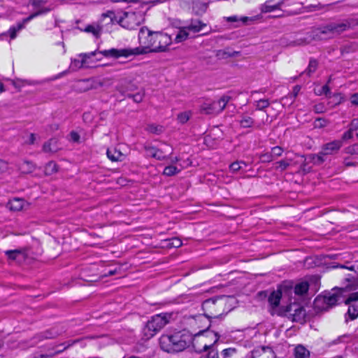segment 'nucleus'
Listing matches in <instances>:
<instances>
[{
    "instance_id": "1",
    "label": "nucleus",
    "mask_w": 358,
    "mask_h": 358,
    "mask_svg": "<svg viewBox=\"0 0 358 358\" xmlns=\"http://www.w3.org/2000/svg\"><path fill=\"white\" fill-rule=\"evenodd\" d=\"M138 39L143 46L136 48H124L115 49L111 48L98 52L96 50L90 53L81 54L82 62L80 66L85 62L87 59H90L92 56L96 55L98 53L101 54L106 57L118 58L120 57H127L130 55H144L148 52H159L166 50L167 47L171 43V37L162 32H154L150 31L147 27H142L138 34Z\"/></svg>"
},
{
    "instance_id": "2",
    "label": "nucleus",
    "mask_w": 358,
    "mask_h": 358,
    "mask_svg": "<svg viewBox=\"0 0 358 358\" xmlns=\"http://www.w3.org/2000/svg\"><path fill=\"white\" fill-rule=\"evenodd\" d=\"M201 331L194 336L189 331L183 329L171 334H163L159 338V345L162 350L169 353L180 352L192 343L195 352L201 353L208 345L206 336H201Z\"/></svg>"
},
{
    "instance_id": "3",
    "label": "nucleus",
    "mask_w": 358,
    "mask_h": 358,
    "mask_svg": "<svg viewBox=\"0 0 358 358\" xmlns=\"http://www.w3.org/2000/svg\"><path fill=\"white\" fill-rule=\"evenodd\" d=\"M357 287L358 284L355 277L349 273L344 278L342 285L334 289L335 291L334 293L317 296L314 301L315 307L321 310H328L338 303L341 295L344 292L355 290Z\"/></svg>"
},
{
    "instance_id": "4",
    "label": "nucleus",
    "mask_w": 358,
    "mask_h": 358,
    "mask_svg": "<svg viewBox=\"0 0 358 358\" xmlns=\"http://www.w3.org/2000/svg\"><path fill=\"white\" fill-rule=\"evenodd\" d=\"M353 26V20L347 19L340 22H332L322 27L318 28L313 35V38L322 39V35H326L328 38H333L339 36Z\"/></svg>"
},
{
    "instance_id": "5",
    "label": "nucleus",
    "mask_w": 358,
    "mask_h": 358,
    "mask_svg": "<svg viewBox=\"0 0 358 358\" xmlns=\"http://www.w3.org/2000/svg\"><path fill=\"white\" fill-rule=\"evenodd\" d=\"M227 299L216 296L205 300L202 303L203 315L208 319L217 318L226 313Z\"/></svg>"
},
{
    "instance_id": "6",
    "label": "nucleus",
    "mask_w": 358,
    "mask_h": 358,
    "mask_svg": "<svg viewBox=\"0 0 358 358\" xmlns=\"http://www.w3.org/2000/svg\"><path fill=\"white\" fill-rule=\"evenodd\" d=\"M172 313H164L157 314L149 320L143 332L146 339H150L162 329L170 321Z\"/></svg>"
},
{
    "instance_id": "7",
    "label": "nucleus",
    "mask_w": 358,
    "mask_h": 358,
    "mask_svg": "<svg viewBox=\"0 0 358 358\" xmlns=\"http://www.w3.org/2000/svg\"><path fill=\"white\" fill-rule=\"evenodd\" d=\"M144 20L142 12H124L118 17V24L127 29H134Z\"/></svg>"
},
{
    "instance_id": "8",
    "label": "nucleus",
    "mask_w": 358,
    "mask_h": 358,
    "mask_svg": "<svg viewBox=\"0 0 358 358\" xmlns=\"http://www.w3.org/2000/svg\"><path fill=\"white\" fill-rule=\"evenodd\" d=\"M49 0H29V3L34 8L35 11L29 16L24 19V22H29L34 17L45 15L53 10L55 6L48 3Z\"/></svg>"
},
{
    "instance_id": "9",
    "label": "nucleus",
    "mask_w": 358,
    "mask_h": 358,
    "mask_svg": "<svg viewBox=\"0 0 358 358\" xmlns=\"http://www.w3.org/2000/svg\"><path fill=\"white\" fill-rule=\"evenodd\" d=\"M201 336H206V342L209 347L203 349L202 352L208 350L206 358H219L218 351L214 347L215 344L218 341L220 335L217 332H211L209 331H201Z\"/></svg>"
},
{
    "instance_id": "10",
    "label": "nucleus",
    "mask_w": 358,
    "mask_h": 358,
    "mask_svg": "<svg viewBox=\"0 0 358 358\" xmlns=\"http://www.w3.org/2000/svg\"><path fill=\"white\" fill-rule=\"evenodd\" d=\"M285 312L292 317L295 322L302 323L305 322L306 310L299 303H291L286 307Z\"/></svg>"
},
{
    "instance_id": "11",
    "label": "nucleus",
    "mask_w": 358,
    "mask_h": 358,
    "mask_svg": "<svg viewBox=\"0 0 358 358\" xmlns=\"http://www.w3.org/2000/svg\"><path fill=\"white\" fill-rule=\"evenodd\" d=\"M252 358H276L275 354L270 347H259L252 351Z\"/></svg>"
},
{
    "instance_id": "12",
    "label": "nucleus",
    "mask_w": 358,
    "mask_h": 358,
    "mask_svg": "<svg viewBox=\"0 0 358 358\" xmlns=\"http://www.w3.org/2000/svg\"><path fill=\"white\" fill-rule=\"evenodd\" d=\"M342 147V141L335 140L325 143L322 147V154L327 155H334L337 153Z\"/></svg>"
},
{
    "instance_id": "13",
    "label": "nucleus",
    "mask_w": 358,
    "mask_h": 358,
    "mask_svg": "<svg viewBox=\"0 0 358 358\" xmlns=\"http://www.w3.org/2000/svg\"><path fill=\"white\" fill-rule=\"evenodd\" d=\"M5 254L9 259L17 260L19 262L24 260L27 257L25 249L6 250Z\"/></svg>"
},
{
    "instance_id": "14",
    "label": "nucleus",
    "mask_w": 358,
    "mask_h": 358,
    "mask_svg": "<svg viewBox=\"0 0 358 358\" xmlns=\"http://www.w3.org/2000/svg\"><path fill=\"white\" fill-rule=\"evenodd\" d=\"M285 0H281L276 3H273V0L266 1L261 7L262 13H268L279 9Z\"/></svg>"
},
{
    "instance_id": "15",
    "label": "nucleus",
    "mask_w": 358,
    "mask_h": 358,
    "mask_svg": "<svg viewBox=\"0 0 358 358\" xmlns=\"http://www.w3.org/2000/svg\"><path fill=\"white\" fill-rule=\"evenodd\" d=\"M230 100V97L228 96H223L220 100L217 101H213V107L214 114L222 112L226 107L227 103Z\"/></svg>"
},
{
    "instance_id": "16",
    "label": "nucleus",
    "mask_w": 358,
    "mask_h": 358,
    "mask_svg": "<svg viewBox=\"0 0 358 358\" xmlns=\"http://www.w3.org/2000/svg\"><path fill=\"white\" fill-rule=\"evenodd\" d=\"M102 29V27L97 24H88L83 29H80L81 31L92 34L96 38L100 37Z\"/></svg>"
},
{
    "instance_id": "17",
    "label": "nucleus",
    "mask_w": 358,
    "mask_h": 358,
    "mask_svg": "<svg viewBox=\"0 0 358 358\" xmlns=\"http://www.w3.org/2000/svg\"><path fill=\"white\" fill-rule=\"evenodd\" d=\"M62 334V331L57 330L55 328L47 330L37 335L40 341L44 339H52L57 338Z\"/></svg>"
},
{
    "instance_id": "18",
    "label": "nucleus",
    "mask_w": 358,
    "mask_h": 358,
    "mask_svg": "<svg viewBox=\"0 0 358 358\" xmlns=\"http://www.w3.org/2000/svg\"><path fill=\"white\" fill-rule=\"evenodd\" d=\"M282 297V292L279 290L273 291L268 296V301L273 308L278 307Z\"/></svg>"
},
{
    "instance_id": "19",
    "label": "nucleus",
    "mask_w": 358,
    "mask_h": 358,
    "mask_svg": "<svg viewBox=\"0 0 358 358\" xmlns=\"http://www.w3.org/2000/svg\"><path fill=\"white\" fill-rule=\"evenodd\" d=\"M206 24L199 20H191L189 25L186 27V29L189 31H192L195 34L200 31L203 27H205Z\"/></svg>"
},
{
    "instance_id": "20",
    "label": "nucleus",
    "mask_w": 358,
    "mask_h": 358,
    "mask_svg": "<svg viewBox=\"0 0 358 358\" xmlns=\"http://www.w3.org/2000/svg\"><path fill=\"white\" fill-rule=\"evenodd\" d=\"M348 305V310L345 315V322H348L349 320H354L358 317V306L356 303H350Z\"/></svg>"
},
{
    "instance_id": "21",
    "label": "nucleus",
    "mask_w": 358,
    "mask_h": 358,
    "mask_svg": "<svg viewBox=\"0 0 358 358\" xmlns=\"http://www.w3.org/2000/svg\"><path fill=\"white\" fill-rule=\"evenodd\" d=\"M18 169L22 173L28 174L32 173L36 166L31 162L23 161L19 164Z\"/></svg>"
},
{
    "instance_id": "22",
    "label": "nucleus",
    "mask_w": 358,
    "mask_h": 358,
    "mask_svg": "<svg viewBox=\"0 0 358 358\" xmlns=\"http://www.w3.org/2000/svg\"><path fill=\"white\" fill-rule=\"evenodd\" d=\"M107 157L113 162L122 161L124 158V155L115 148L108 149Z\"/></svg>"
},
{
    "instance_id": "23",
    "label": "nucleus",
    "mask_w": 358,
    "mask_h": 358,
    "mask_svg": "<svg viewBox=\"0 0 358 358\" xmlns=\"http://www.w3.org/2000/svg\"><path fill=\"white\" fill-rule=\"evenodd\" d=\"M24 201L22 199L15 198L8 203V207L11 210L19 211L22 209Z\"/></svg>"
},
{
    "instance_id": "24",
    "label": "nucleus",
    "mask_w": 358,
    "mask_h": 358,
    "mask_svg": "<svg viewBox=\"0 0 358 358\" xmlns=\"http://www.w3.org/2000/svg\"><path fill=\"white\" fill-rule=\"evenodd\" d=\"M145 150L148 155L155 158L158 160H164L166 159V156L158 155V152H159V149L156 148L153 146H145Z\"/></svg>"
},
{
    "instance_id": "25",
    "label": "nucleus",
    "mask_w": 358,
    "mask_h": 358,
    "mask_svg": "<svg viewBox=\"0 0 358 358\" xmlns=\"http://www.w3.org/2000/svg\"><path fill=\"white\" fill-rule=\"evenodd\" d=\"M295 358H308L310 352L303 345H299L294 349Z\"/></svg>"
},
{
    "instance_id": "26",
    "label": "nucleus",
    "mask_w": 358,
    "mask_h": 358,
    "mask_svg": "<svg viewBox=\"0 0 358 358\" xmlns=\"http://www.w3.org/2000/svg\"><path fill=\"white\" fill-rule=\"evenodd\" d=\"M309 285L308 282L303 281L296 284L294 287V292L297 295H303L308 290Z\"/></svg>"
},
{
    "instance_id": "27",
    "label": "nucleus",
    "mask_w": 358,
    "mask_h": 358,
    "mask_svg": "<svg viewBox=\"0 0 358 358\" xmlns=\"http://www.w3.org/2000/svg\"><path fill=\"white\" fill-rule=\"evenodd\" d=\"M256 20V17L250 18L248 17H238L236 15L230 16L227 18V22H241L243 24H248V22H252Z\"/></svg>"
},
{
    "instance_id": "28",
    "label": "nucleus",
    "mask_w": 358,
    "mask_h": 358,
    "mask_svg": "<svg viewBox=\"0 0 358 358\" xmlns=\"http://www.w3.org/2000/svg\"><path fill=\"white\" fill-rule=\"evenodd\" d=\"M58 166L57 164L53 162H49L45 166L44 173L46 176H51L57 172Z\"/></svg>"
},
{
    "instance_id": "29",
    "label": "nucleus",
    "mask_w": 358,
    "mask_h": 358,
    "mask_svg": "<svg viewBox=\"0 0 358 358\" xmlns=\"http://www.w3.org/2000/svg\"><path fill=\"white\" fill-rule=\"evenodd\" d=\"M200 110L201 113L206 115L214 114L213 101H206L202 103L200 106Z\"/></svg>"
},
{
    "instance_id": "30",
    "label": "nucleus",
    "mask_w": 358,
    "mask_h": 358,
    "mask_svg": "<svg viewBox=\"0 0 358 358\" xmlns=\"http://www.w3.org/2000/svg\"><path fill=\"white\" fill-rule=\"evenodd\" d=\"M318 62L315 59H310L309 61V64L306 70L302 73H306L308 76H310L312 73H313L317 69Z\"/></svg>"
},
{
    "instance_id": "31",
    "label": "nucleus",
    "mask_w": 358,
    "mask_h": 358,
    "mask_svg": "<svg viewBox=\"0 0 358 358\" xmlns=\"http://www.w3.org/2000/svg\"><path fill=\"white\" fill-rule=\"evenodd\" d=\"M189 36V31L186 29V27L180 29L177 35L176 36L175 41L176 43L182 42L186 40Z\"/></svg>"
},
{
    "instance_id": "32",
    "label": "nucleus",
    "mask_w": 358,
    "mask_h": 358,
    "mask_svg": "<svg viewBox=\"0 0 358 358\" xmlns=\"http://www.w3.org/2000/svg\"><path fill=\"white\" fill-rule=\"evenodd\" d=\"M255 121L248 115H243L240 120V124L243 128H250L253 126Z\"/></svg>"
},
{
    "instance_id": "33",
    "label": "nucleus",
    "mask_w": 358,
    "mask_h": 358,
    "mask_svg": "<svg viewBox=\"0 0 358 358\" xmlns=\"http://www.w3.org/2000/svg\"><path fill=\"white\" fill-rule=\"evenodd\" d=\"M27 22H24L23 20L22 23H20L17 26H13L9 29L8 33L11 39H14L16 37L17 32L24 27V25Z\"/></svg>"
},
{
    "instance_id": "34",
    "label": "nucleus",
    "mask_w": 358,
    "mask_h": 358,
    "mask_svg": "<svg viewBox=\"0 0 358 358\" xmlns=\"http://www.w3.org/2000/svg\"><path fill=\"white\" fill-rule=\"evenodd\" d=\"M191 116H192V112L191 111H185V112H182V113H180L177 115V120L180 124H185V123H186L189 120Z\"/></svg>"
},
{
    "instance_id": "35",
    "label": "nucleus",
    "mask_w": 358,
    "mask_h": 358,
    "mask_svg": "<svg viewBox=\"0 0 358 358\" xmlns=\"http://www.w3.org/2000/svg\"><path fill=\"white\" fill-rule=\"evenodd\" d=\"M207 4L200 2L194 3L193 10L196 15H200L206 12Z\"/></svg>"
},
{
    "instance_id": "36",
    "label": "nucleus",
    "mask_w": 358,
    "mask_h": 358,
    "mask_svg": "<svg viewBox=\"0 0 358 358\" xmlns=\"http://www.w3.org/2000/svg\"><path fill=\"white\" fill-rule=\"evenodd\" d=\"M357 129V127H356L352 123L350 126V128L343 134L342 138L340 141H342V143H343V141L351 139L353 136V131H355Z\"/></svg>"
},
{
    "instance_id": "37",
    "label": "nucleus",
    "mask_w": 358,
    "mask_h": 358,
    "mask_svg": "<svg viewBox=\"0 0 358 358\" xmlns=\"http://www.w3.org/2000/svg\"><path fill=\"white\" fill-rule=\"evenodd\" d=\"M215 57L217 59H227L230 58L229 49L218 50L215 52Z\"/></svg>"
},
{
    "instance_id": "38",
    "label": "nucleus",
    "mask_w": 358,
    "mask_h": 358,
    "mask_svg": "<svg viewBox=\"0 0 358 358\" xmlns=\"http://www.w3.org/2000/svg\"><path fill=\"white\" fill-rule=\"evenodd\" d=\"M242 164L244 165L245 166H247L246 163L243 161H236L233 162L229 166L230 171L233 173H237L242 169Z\"/></svg>"
},
{
    "instance_id": "39",
    "label": "nucleus",
    "mask_w": 358,
    "mask_h": 358,
    "mask_svg": "<svg viewBox=\"0 0 358 358\" xmlns=\"http://www.w3.org/2000/svg\"><path fill=\"white\" fill-rule=\"evenodd\" d=\"M146 131L148 132L159 134L163 131V127L154 124H148L146 127Z\"/></svg>"
},
{
    "instance_id": "40",
    "label": "nucleus",
    "mask_w": 358,
    "mask_h": 358,
    "mask_svg": "<svg viewBox=\"0 0 358 358\" xmlns=\"http://www.w3.org/2000/svg\"><path fill=\"white\" fill-rule=\"evenodd\" d=\"M178 172L179 170L176 166L171 165L165 167L163 173L164 175L167 176H172L176 175Z\"/></svg>"
},
{
    "instance_id": "41",
    "label": "nucleus",
    "mask_w": 358,
    "mask_h": 358,
    "mask_svg": "<svg viewBox=\"0 0 358 358\" xmlns=\"http://www.w3.org/2000/svg\"><path fill=\"white\" fill-rule=\"evenodd\" d=\"M310 42L305 38H298L296 40L290 41L288 44L289 46H301L308 44Z\"/></svg>"
},
{
    "instance_id": "42",
    "label": "nucleus",
    "mask_w": 358,
    "mask_h": 358,
    "mask_svg": "<svg viewBox=\"0 0 358 358\" xmlns=\"http://www.w3.org/2000/svg\"><path fill=\"white\" fill-rule=\"evenodd\" d=\"M120 15H117L115 13V12L112 10H108V12L103 13L102 17H109L110 20V22L112 23L117 22L118 23V17Z\"/></svg>"
},
{
    "instance_id": "43",
    "label": "nucleus",
    "mask_w": 358,
    "mask_h": 358,
    "mask_svg": "<svg viewBox=\"0 0 358 358\" xmlns=\"http://www.w3.org/2000/svg\"><path fill=\"white\" fill-rule=\"evenodd\" d=\"M127 97L133 99L134 101L136 103H141L144 97V93L141 92H138L134 94H127Z\"/></svg>"
},
{
    "instance_id": "44",
    "label": "nucleus",
    "mask_w": 358,
    "mask_h": 358,
    "mask_svg": "<svg viewBox=\"0 0 358 358\" xmlns=\"http://www.w3.org/2000/svg\"><path fill=\"white\" fill-rule=\"evenodd\" d=\"M291 159L289 161L287 160H280L275 163L276 169H280L281 171H285L287 169V167L290 165Z\"/></svg>"
},
{
    "instance_id": "45",
    "label": "nucleus",
    "mask_w": 358,
    "mask_h": 358,
    "mask_svg": "<svg viewBox=\"0 0 358 358\" xmlns=\"http://www.w3.org/2000/svg\"><path fill=\"white\" fill-rule=\"evenodd\" d=\"M282 152H283V149H282V148H281L280 146H275V147L272 148L271 151V154L273 159H275L277 157H280L282 155Z\"/></svg>"
},
{
    "instance_id": "46",
    "label": "nucleus",
    "mask_w": 358,
    "mask_h": 358,
    "mask_svg": "<svg viewBox=\"0 0 358 358\" xmlns=\"http://www.w3.org/2000/svg\"><path fill=\"white\" fill-rule=\"evenodd\" d=\"M255 106L257 110H263L269 106V101L268 99H260L256 101Z\"/></svg>"
},
{
    "instance_id": "47",
    "label": "nucleus",
    "mask_w": 358,
    "mask_h": 358,
    "mask_svg": "<svg viewBox=\"0 0 358 358\" xmlns=\"http://www.w3.org/2000/svg\"><path fill=\"white\" fill-rule=\"evenodd\" d=\"M358 301V292L351 293L348 297L344 301L345 304L355 303Z\"/></svg>"
},
{
    "instance_id": "48",
    "label": "nucleus",
    "mask_w": 358,
    "mask_h": 358,
    "mask_svg": "<svg viewBox=\"0 0 358 358\" xmlns=\"http://www.w3.org/2000/svg\"><path fill=\"white\" fill-rule=\"evenodd\" d=\"M327 155L322 154V150L317 154L313 156V159L315 164H321L325 161L324 157Z\"/></svg>"
},
{
    "instance_id": "49",
    "label": "nucleus",
    "mask_w": 358,
    "mask_h": 358,
    "mask_svg": "<svg viewBox=\"0 0 358 358\" xmlns=\"http://www.w3.org/2000/svg\"><path fill=\"white\" fill-rule=\"evenodd\" d=\"M315 94L318 96L325 94L326 96L329 97L331 94L330 88L328 85H324L318 92H315Z\"/></svg>"
},
{
    "instance_id": "50",
    "label": "nucleus",
    "mask_w": 358,
    "mask_h": 358,
    "mask_svg": "<svg viewBox=\"0 0 358 358\" xmlns=\"http://www.w3.org/2000/svg\"><path fill=\"white\" fill-rule=\"evenodd\" d=\"M53 142H55L54 140H50L49 142L45 143L43 146V150L45 152H53L56 151V148H52L51 145Z\"/></svg>"
},
{
    "instance_id": "51",
    "label": "nucleus",
    "mask_w": 358,
    "mask_h": 358,
    "mask_svg": "<svg viewBox=\"0 0 358 358\" xmlns=\"http://www.w3.org/2000/svg\"><path fill=\"white\" fill-rule=\"evenodd\" d=\"M260 160L263 163L272 162L273 159L271 152H266L260 155Z\"/></svg>"
},
{
    "instance_id": "52",
    "label": "nucleus",
    "mask_w": 358,
    "mask_h": 358,
    "mask_svg": "<svg viewBox=\"0 0 358 358\" xmlns=\"http://www.w3.org/2000/svg\"><path fill=\"white\" fill-rule=\"evenodd\" d=\"M236 352L235 348H227L222 351V355L224 358H228L230 357L232 354Z\"/></svg>"
},
{
    "instance_id": "53",
    "label": "nucleus",
    "mask_w": 358,
    "mask_h": 358,
    "mask_svg": "<svg viewBox=\"0 0 358 358\" xmlns=\"http://www.w3.org/2000/svg\"><path fill=\"white\" fill-rule=\"evenodd\" d=\"M8 169V163L2 159H0V173H5Z\"/></svg>"
},
{
    "instance_id": "54",
    "label": "nucleus",
    "mask_w": 358,
    "mask_h": 358,
    "mask_svg": "<svg viewBox=\"0 0 358 358\" xmlns=\"http://www.w3.org/2000/svg\"><path fill=\"white\" fill-rule=\"evenodd\" d=\"M300 90H301V87L299 85H296L294 87L292 94L290 95L291 98H292L293 100L295 99L296 96L299 94Z\"/></svg>"
},
{
    "instance_id": "55",
    "label": "nucleus",
    "mask_w": 358,
    "mask_h": 358,
    "mask_svg": "<svg viewBox=\"0 0 358 358\" xmlns=\"http://www.w3.org/2000/svg\"><path fill=\"white\" fill-rule=\"evenodd\" d=\"M334 267L341 268H343L345 270H348V271H355V266L353 265L348 266V265H345V264H338Z\"/></svg>"
},
{
    "instance_id": "56",
    "label": "nucleus",
    "mask_w": 358,
    "mask_h": 358,
    "mask_svg": "<svg viewBox=\"0 0 358 358\" xmlns=\"http://www.w3.org/2000/svg\"><path fill=\"white\" fill-rule=\"evenodd\" d=\"M357 147V145H353L349 146L345 148V152L348 154L354 155L357 152H356Z\"/></svg>"
},
{
    "instance_id": "57",
    "label": "nucleus",
    "mask_w": 358,
    "mask_h": 358,
    "mask_svg": "<svg viewBox=\"0 0 358 358\" xmlns=\"http://www.w3.org/2000/svg\"><path fill=\"white\" fill-rule=\"evenodd\" d=\"M171 245L174 248H179L182 245V241L179 238H175L172 239Z\"/></svg>"
},
{
    "instance_id": "58",
    "label": "nucleus",
    "mask_w": 358,
    "mask_h": 358,
    "mask_svg": "<svg viewBox=\"0 0 358 358\" xmlns=\"http://www.w3.org/2000/svg\"><path fill=\"white\" fill-rule=\"evenodd\" d=\"M350 102L352 105H358V93H355L350 96Z\"/></svg>"
},
{
    "instance_id": "59",
    "label": "nucleus",
    "mask_w": 358,
    "mask_h": 358,
    "mask_svg": "<svg viewBox=\"0 0 358 358\" xmlns=\"http://www.w3.org/2000/svg\"><path fill=\"white\" fill-rule=\"evenodd\" d=\"M70 136H71V139L72 141L73 142H78L79 141V139H80V136L79 134L76 132V131H71L70 133Z\"/></svg>"
},
{
    "instance_id": "60",
    "label": "nucleus",
    "mask_w": 358,
    "mask_h": 358,
    "mask_svg": "<svg viewBox=\"0 0 358 358\" xmlns=\"http://www.w3.org/2000/svg\"><path fill=\"white\" fill-rule=\"evenodd\" d=\"M229 54H230V57H238L241 55V52L239 51H231L229 50Z\"/></svg>"
},
{
    "instance_id": "61",
    "label": "nucleus",
    "mask_w": 358,
    "mask_h": 358,
    "mask_svg": "<svg viewBox=\"0 0 358 358\" xmlns=\"http://www.w3.org/2000/svg\"><path fill=\"white\" fill-rule=\"evenodd\" d=\"M114 2H127V3H135L138 1L139 0H111Z\"/></svg>"
},
{
    "instance_id": "62",
    "label": "nucleus",
    "mask_w": 358,
    "mask_h": 358,
    "mask_svg": "<svg viewBox=\"0 0 358 358\" xmlns=\"http://www.w3.org/2000/svg\"><path fill=\"white\" fill-rule=\"evenodd\" d=\"M35 141V136L34 134H31L29 136V143L33 144Z\"/></svg>"
},
{
    "instance_id": "63",
    "label": "nucleus",
    "mask_w": 358,
    "mask_h": 358,
    "mask_svg": "<svg viewBox=\"0 0 358 358\" xmlns=\"http://www.w3.org/2000/svg\"><path fill=\"white\" fill-rule=\"evenodd\" d=\"M116 273V270H110L108 271V273L107 275L108 276H111V275H113Z\"/></svg>"
},
{
    "instance_id": "64",
    "label": "nucleus",
    "mask_w": 358,
    "mask_h": 358,
    "mask_svg": "<svg viewBox=\"0 0 358 358\" xmlns=\"http://www.w3.org/2000/svg\"><path fill=\"white\" fill-rule=\"evenodd\" d=\"M3 91V85L2 83H0V92Z\"/></svg>"
}]
</instances>
